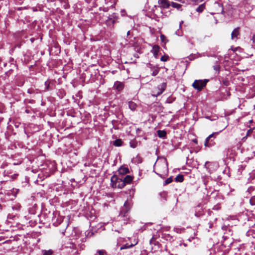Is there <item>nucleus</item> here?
<instances>
[{
	"label": "nucleus",
	"mask_w": 255,
	"mask_h": 255,
	"mask_svg": "<svg viewBox=\"0 0 255 255\" xmlns=\"http://www.w3.org/2000/svg\"><path fill=\"white\" fill-rule=\"evenodd\" d=\"M208 225L209 226V228L210 229H211L212 227H213V223L212 222H209L208 223Z\"/></svg>",
	"instance_id": "obj_41"
},
{
	"label": "nucleus",
	"mask_w": 255,
	"mask_h": 255,
	"mask_svg": "<svg viewBox=\"0 0 255 255\" xmlns=\"http://www.w3.org/2000/svg\"><path fill=\"white\" fill-rule=\"evenodd\" d=\"M133 179V176L130 175H126L123 180L126 184H129L131 183Z\"/></svg>",
	"instance_id": "obj_15"
},
{
	"label": "nucleus",
	"mask_w": 255,
	"mask_h": 255,
	"mask_svg": "<svg viewBox=\"0 0 255 255\" xmlns=\"http://www.w3.org/2000/svg\"><path fill=\"white\" fill-rule=\"evenodd\" d=\"M213 7L214 9V12L213 13H223L224 8L222 3H220L218 2H215L213 6Z\"/></svg>",
	"instance_id": "obj_6"
},
{
	"label": "nucleus",
	"mask_w": 255,
	"mask_h": 255,
	"mask_svg": "<svg viewBox=\"0 0 255 255\" xmlns=\"http://www.w3.org/2000/svg\"><path fill=\"white\" fill-rule=\"evenodd\" d=\"M57 219H56V217H53V218L52 219V221L53 222V224L55 226H57L59 224H60V223L61 222V220H60L59 221H57Z\"/></svg>",
	"instance_id": "obj_28"
},
{
	"label": "nucleus",
	"mask_w": 255,
	"mask_h": 255,
	"mask_svg": "<svg viewBox=\"0 0 255 255\" xmlns=\"http://www.w3.org/2000/svg\"><path fill=\"white\" fill-rule=\"evenodd\" d=\"M7 65V63H5V62H2V68L3 67H5Z\"/></svg>",
	"instance_id": "obj_45"
},
{
	"label": "nucleus",
	"mask_w": 255,
	"mask_h": 255,
	"mask_svg": "<svg viewBox=\"0 0 255 255\" xmlns=\"http://www.w3.org/2000/svg\"><path fill=\"white\" fill-rule=\"evenodd\" d=\"M128 107L131 110L134 111L136 109L137 105L134 102L132 101H129L128 102Z\"/></svg>",
	"instance_id": "obj_22"
},
{
	"label": "nucleus",
	"mask_w": 255,
	"mask_h": 255,
	"mask_svg": "<svg viewBox=\"0 0 255 255\" xmlns=\"http://www.w3.org/2000/svg\"><path fill=\"white\" fill-rule=\"evenodd\" d=\"M223 84L226 86H228L230 84V82L228 80H224L223 81Z\"/></svg>",
	"instance_id": "obj_39"
},
{
	"label": "nucleus",
	"mask_w": 255,
	"mask_h": 255,
	"mask_svg": "<svg viewBox=\"0 0 255 255\" xmlns=\"http://www.w3.org/2000/svg\"><path fill=\"white\" fill-rule=\"evenodd\" d=\"M252 39H253V42L255 43V34L253 36Z\"/></svg>",
	"instance_id": "obj_46"
},
{
	"label": "nucleus",
	"mask_w": 255,
	"mask_h": 255,
	"mask_svg": "<svg viewBox=\"0 0 255 255\" xmlns=\"http://www.w3.org/2000/svg\"><path fill=\"white\" fill-rule=\"evenodd\" d=\"M16 82L18 86H21L23 85L24 83V80H23V78H22L21 80L19 82L17 81V79H16Z\"/></svg>",
	"instance_id": "obj_36"
},
{
	"label": "nucleus",
	"mask_w": 255,
	"mask_h": 255,
	"mask_svg": "<svg viewBox=\"0 0 255 255\" xmlns=\"http://www.w3.org/2000/svg\"><path fill=\"white\" fill-rule=\"evenodd\" d=\"M209 82L208 79L196 80L192 84V86L195 89L201 91L207 85Z\"/></svg>",
	"instance_id": "obj_1"
},
{
	"label": "nucleus",
	"mask_w": 255,
	"mask_h": 255,
	"mask_svg": "<svg viewBox=\"0 0 255 255\" xmlns=\"http://www.w3.org/2000/svg\"><path fill=\"white\" fill-rule=\"evenodd\" d=\"M157 135L159 137L165 139L166 138V132L165 130H158L157 131Z\"/></svg>",
	"instance_id": "obj_16"
},
{
	"label": "nucleus",
	"mask_w": 255,
	"mask_h": 255,
	"mask_svg": "<svg viewBox=\"0 0 255 255\" xmlns=\"http://www.w3.org/2000/svg\"><path fill=\"white\" fill-rule=\"evenodd\" d=\"M18 163H13V165H18Z\"/></svg>",
	"instance_id": "obj_54"
},
{
	"label": "nucleus",
	"mask_w": 255,
	"mask_h": 255,
	"mask_svg": "<svg viewBox=\"0 0 255 255\" xmlns=\"http://www.w3.org/2000/svg\"><path fill=\"white\" fill-rule=\"evenodd\" d=\"M169 56L167 55H164L161 56L160 60L163 62H166L169 60Z\"/></svg>",
	"instance_id": "obj_32"
},
{
	"label": "nucleus",
	"mask_w": 255,
	"mask_h": 255,
	"mask_svg": "<svg viewBox=\"0 0 255 255\" xmlns=\"http://www.w3.org/2000/svg\"><path fill=\"white\" fill-rule=\"evenodd\" d=\"M241 35V28L237 27L235 28L231 33V39L233 40L237 41L240 38Z\"/></svg>",
	"instance_id": "obj_7"
},
{
	"label": "nucleus",
	"mask_w": 255,
	"mask_h": 255,
	"mask_svg": "<svg viewBox=\"0 0 255 255\" xmlns=\"http://www.w3.org/2000/svg\"><path fill=\"white\" fill-rule=\"evenodd\" d=\"M124 88V84L123 83L121 82L116 81L114 85V88L119 92L122 91Z\"/></svg>",
	"instance_id": "obj_10"
},
{
	"label": "nucleus",
	"mask_w": 255,
	"mask_h": 255,
	"mask_svg": "<svg viewBox=\"0 0 255 255\" xmlns=\"http://www.w3.org/2000/svg\"><path fill=\"white\" fill-rule=\"evenodd\" d=\"M159 196L163 200H166L167 194L166 192H162L159 193Z\"/></svg>",
	"instance_id": "obj_27"
},
{
	"label": "nucleus",
	"mask_w": 255,
	"mask_h": 255,
	"mask_svg": "<svg viewBox=\"0 0 255 255\" xmlns=\"http://www.w3.org/2000/svg\"><path fill=\"white\" fill-rule=\"evenodd\" d=\"M25 112L26 113H27V114H29V113H31V111H30V110H29V109H26V110H25Z\"/></svg>",
	"instance_id": "obj_43"
},
{
	"label": "nucleus",
	"mask_w": 255,
	"mask_h": 255,
	"mask_svg": "<svg viewBox=\"0 0 255 255\" xmlns=\"http://www.w3.org/2000/svg\"><path fill=\"white\" fill-rule=\"evenodd\" d=\"M9 63L10 64V67L15 68L16 70L18 69V65L16 64V62L14 60L13 58H10L9 60Z\"/></svg>",
	"instance_id": "obj_19"
},
{
	"label": "nucleus",
	"mask_w": 255,
	"mask_h": 255,
	"mask_svg": "<svg viewBox=\"0 0 255 255\" xmlns=\"http://www.w3.org/2000/svg\"><path fill=\"white\" fill-rule=\"evenodd\" d=\"M118 172L121 175H125L129 173V170L128 167L125 166H122L118 169Z\"/></svg>",
	"instance_id": "obj_13"
},
{
	"label": "nucleus",
	"mask_w": 255,
	"mask_h": 255,
	"mask_svg": "<svg viewBox=\"0 0 255 255\" xmlns=\"http://www.w3.org/2000/svg\"><path fill=\"white\" fill-rule=\"evenodd\" d=\"M127 184L125 183L123 179L119 177L118 182L117 184V187L122 189L124 188Z\"/></svg>",
	"instance_id": "obj_18"
},
{
	"label": "nucleus",
	"mask_w": 255,
	"mask_h": 255,
	"mask_svg": "<svg viewBox=\"0 0 255 255\" xmlns=\"http://www.w3.org/2000/svg\"><path fill=\"white\" fill-rule=\"evenodd\" d=\"M160 38L162 42L166 43L168 41V40L167 39L166 37L164 34H161Z\"/></svg>",
	"instance_id": "obj_29"
},
{
	"label": "nucleus",
	"mask_w": 255,
	"mask_h": 255,
	"mask_svg": "<svg viewBox=\"0 0 255 255\" xmlns=\"http://www.w3.org/2000/svg\"><path fill=\"white\" fill-rule=\"evenodd\" d=\"M18 176L17 174H14L11 177L12 179L15 178Z\"/></svg>",
	"instance_id": "obj_44"
},
{
	"label": "nucleus",
	"mask_w": 255,
	"mask_h": 255,
	"mask_svg": "<svg viewBox=\"0 0 255 255\" xmlns=\"http://www.w3.org/2000/svg\"><path fill=\"white\" fill-rule=\"evenodd\" d=\"M42 255H53L54 252L52 250H42Z\"/></svg>",
	"instance_id": "obj_25"
},
{
	"label": "nucleus",
	"mask_w": 255,
	"mask_h": 255,
	"mask_svg": "<svg viewBox=\"0 0 255 255\" xmlns=\"http://www.w3.org/2000/svg\"><path fill=\"white\" fill-rule=\"evenodd\" d=\"M173 181V179H172V177H170L169 178H168L165 181V183L164 184V185H166L167 184H168L170 183H171Z\"/></svg>",
	"instance_id": "obj_33"
},
{
	"label": "nucleus",
	"mask_w": 255,
	"mask_h": 255,
	"mask_svg": "<svg viewBox=\"0 0 255 255\" xmlns=\"http://www.w3.org/2000/svg\"><path fill=\"white\" fill-rule=\"evenodd\" d=\"M27 93L30 94L34 93V90L33 89H28L27 90Z\"/></svg>",
	"instance_id": "obj_40"
},
{
	"label": "nucleus",
	"mask_w": 255,
	"mask_h": 255,
	"mask_svg": "<svg viewBox=\"0 0 255 255\" xmlns=\"http://www.w3.org/2000/svg\"><path fill=\"white\" fill-rule=\"evenodd\" d=\"M126 12V11H125V10H124V9H123V10H122V12H123V13H124V12Z\"/></svg>",
	"instance_id": "obj_52"
},
{
	"label": "nucleus",
	"mask_w": 255,
	"mask_h": 255,
	"mask_svg": "<svg viewBox=\"0 0 255 255\" xmlns=\"http://www.w3.org/2000/svg\"><path fill=\"white\" fill-rule=\"evenodd\" d=\"M150 244L154 245V246H157L158 247H159V246L160 245V244L159 243V242L157 241L154 237H153L150 240Z\"/></svg>",
	"instance_id": "obj_24"
},
{
	"label": "nucleus",
	"mask_w": 255,
	"mask_h": 255,
	"mask_svg": "<svg viewBox=\"0 0 255 255\" xmlns=\"http://www.w3.org/2000/svg\"><path fill=\"white\" fill-rule=\"evenodd\" d=\"M156 173L158 175H159L160 177H161V178H163V177H162V175H161V174H158V173H156Z\"/></svg>",
	"instance_id": "obj_49"
},
{
	"label": "nucleus",
	"mask_w": 255,
	"mask_h": 255,
	"mask_svg": "<svg viewBox=\"0 0 255 255\" xmlns=\"http://www.w3.org/2000/svg\"><path fill=\"white\" fill-rule=\"evenodd\" d=\"M2 60L1 59V58H0V68L1 69H2Z\"/></svg>",
	"instance_id": "obj_42"
},
{
	"label": "nucleus",
	"mask_w": 255,
	"mask_h": 255,
	"mask_svg": "<svg viewBox=\"0 0 255 255\" xmlns=\"http://www.w3.org/2000/svg\"><path fill=\"white\" fill-rule=\"evenodd\" d=\"M250 203H251V204L252 205H254V204H255L254 203H253V201H252V199H251V200H250Z\"/></svg>",
	"instance_id": "obj_50"
},
{
	"label": "nucleus",
	"mask_w": 255,
	"mask_h": 255,
	"mask_svg": "<svg viewBox=\"0 0 255 255\" xmlns=\"http://www.w3.org/2000/svg\"><path fill=\"white\" fill-rule=\"evenodd\" d=\"M167 86L166 82H163L158 85L157 87L152 91V96L157 97L161 95L165 90Z\"/></svg>",
	"instance_id": "obj_2"
},
{
	"label": "nucleus",
	"mask_w": 255,
	"mask_h": 255,
	"mask_svg": "<svg viewBox=\"0 0 255 255\" xmlns=\"http://www.w3.org/2000/svg\"><path fill=\"white\" fill-rule=\"evenodd\" d=\"M119 177L116 175H114L111 178V186L113 188L117 187Z\"/></svg>",
	"instance_id": "obj_11"
},
{
	"label": "nucleus",
	"mask_w": 255,
	"mask_h": 255,
	"mask_svg": "<svg viewBox=\"0 0 255 255\" xmlns=\"http://www.w3.org/2000/svg\"><path fill=\"white\" fill-rule=\"evenodd\" d=\"M205 8V6L204 4H201L199 5L197 8L196 11L199 12H201L203 11L204 9Z\"/></svg>",
	"instance_id": "obj_31"
},
{
	"label": "nucleus",
	"mask_w": 255,
	"mask_h": 255,
	"mask_svg": "<svg viewBox=\"0 0 255 255\" xmlns=\"http://www.w3.org/2000/svg\"><path fill=\"white\" fill-rule=\"evenodd\" d=\"M158 3L160 7L162 8H168L170 5L168 0H158Z\"/></svg>",
	"instance_id": "obj_9"
},
{
	"label": "nucleus",
	"mask_w": 255,
	"mask_h": 255,
	"mask_svg": "<svg viewBox=\"0 0 255 255\" xmlns=\"http://www.w3.org/2000/svg\"><path fill=\"white\" fill-rule=\"evenodd\" d=\"M175 180L177 182H182L184 181V176L182 174H178Z\"/></svg>",
	"instance_id": "obj_23"
},
{
	"label": "nucleus",
	"mask_w": 255,
	"mask_h": 255,
	"mask_svg": "<svg viewBox=\"0 0 255 255\" xmlns=\"http://www.w3.org/2000/svg\"><path fill=\"white\" fill-rule=\"evenodd\" d=\"M170 5H171L173 7L176 8L177 10L180 11L182 10V9L181 8L182 5L179 3H177L175 2H171L170 3Z\"/></svg>",
	"instance_id": "obj_21"
},
{
	"label": "nucleus",
	"mask_w": 255,
	"mask_h": 255,
	"mask_svg": "<svg viewBox=\"0 0 255 255\" xmlns=\"http://www.w3.org/2000/svg\"><path fill=\"white\" fill-rule=\"evenodd\" d=\"M253 129H249L247 132L246 136L243 137V139L247 138V136H250L251 134L252 133Z\"/></svg>",
	"instance_id": "obj_37"
},
{
	"label": "nucleus",
	"mask_w": 255,
	"mask_h": 255,
	"mask_svg": "<svg viewBox=\"0 0 255 255\" xmlns=\"http://www.w3.org/2000/svg\"><path fill=\"white\" fill-rule=\"evenodd\" d=\"M213 68L214 69L218 72V73L220 71V65L219 64H216L214 66H213Z\"/></svg>",
	"instance_id": "obj_35"
},
{
	"label": "nucleus",
	"mask_w": 255,
	"mask_h": 255,
	"mask_svg": "<svg viewBox=\"0 0 255 255\" xmlns=\"http://www.w3.org/2000/svg\"><path fill=\"white\" fill-rule=\"evenodd\" d=\"M123 141L120 138L117 139L113 142V145H114L115 146H117V147L121 146L123 145Z\"/></svg>",
	"instance_id": "obj_17"
},
{
	"label": "nucleus",
	"mask_w": 255,
	"mask_h": 255,
	"mask_svg": "<svg viewBox=\"0 0 255 255\" xmlns=\"http://www.w3.org/2000/svg\"><path fill=\"white\" fill-rule=\"evenodd\" d=\"M131 208V204L129 202L126 201L125 202L124 206L123 207L120 213V216L122 217H127V214Z\"/></svg>",
	"instance_id": "obj_4"
},
{
	"label": "nucleus",
	"mask_w": 255,
	"mask_h": 255,
	"mask_svg": "<svg viewBox=\"0 0 255 255\" xmlns=\"http://www.w3.org/2000/svg\"><path fill=\"white\" fill-rule=\"evenodd\" d=\"M137 243V242H136L135 244H129L128 243L126 244L123 245L121 247L120 250H122L124 249H129V248H132L133 246H134L135 245H136Z\"/></svg>",
	"instance_id": "obj_20"
},
{
	"label": "nucleus",
	"mask_w": 255,
	"mask_h": 255,
	"mask_svg": "<svg viewBox=\"0 0 255 255\" xmlns=\"http://www.w3.org/2000/svg\"><path fill=\"white\" fill-rule=\"evenodd\" d=\"M193 141H194V142H196V143H197V139H195V140H194Z\"/></svg>",
	"instance_id": "obj_53"
},
{
	"label": "nucleus",
	"mask_w": 255,
	"mask_h": 255,
	"mask_svg": "<svg viewBox=\"0 0 255 255\" xmlns=\"http://www.w3.org/2000/svg\"><path fill=\"white\" fill-rule=\"evenodd\" d=\"M130 146L132 148H135L137 146V142L134 140H132L129 142Z\"/></svg>",
	"instance_id": "obj_30"
},
{
	"label": "nucleus",
	"mask_w": 255,
	"mask_h": 255,
	"mask_svg": "<svg viewBox=\"0 0 255 255\" xmlns=\"http://www.w3.org/2000/svg\"><path fill=\"white\" fill-rule=\"evenodd\" d=\"M212 164V163L211 162H210L209 161H207L205 162V165H204V167L207 168V169H210V165H211Z\"/></svg>",
	"instance_id": "obj_34"
},
{
	"label": "nucleus",
	"mask_w": 255,
	"mask_h": 255,
	"mask_svg": "<svg viewBox=\"0 0 255 255\" xmlns=\"http://www.w3.org/2000/svg\"><path fill=\"white\" fill-rule=\"evenodd\" d=\"M160 47L157 45H154L151 50V52L153 53L155 58H157L158 55V52L159 51Z\"/></svg>",
	"instance_id": "obj_12"
},
{
	"label": "nucleus",
	"mask_w": 255,
	"mask_h": 255,
	"mask_svg": "<svg viewBox=\"0 0 255 255\" xmlns=\"http://www.w3.org/2000/svg\"><path fill=\"white\" fill-rule=\"evenodd\" d=\"M15 69H16L15 68L10 67V69L7 71L5 72V76L7 77L10 76L12 74Z\"/></svg>",
	"instance_id": "obj_26"
},
{
	"label": "nucleus",
	"mask_w": 255,
	"mask_h": 255,
	"mask_svg": "<svg viewBox=\"0 0 255 255\" xmlns=\"http://www.w3.org/2000/svg\"><path fill=\"white\" fill-rule=\"evenodd\" d=\"M44 85L45 87L44 91H50L53 89V87L51 85V81L49 80H47L45 82Z\"/></svg>",
	"instance_id": "obj_14"
},
{
	"label": "nucleus",
	"mask_w": 255,
	"mask_h": 255,
	"mask_svg": "<svg viewBox=\"0 0 255 255\" xmlns=\"http://www.w3.org/2000/svg\"><path fill=\"white\" fill-rule=\"evenodd\" d=\"M8 173H8V171H6V170H5V171H4V173H3V174H4V175H6V174H8Z\"/></svg>",
	"instance_id": "obj_47"
},
{
	"label": "nucleus",
	"mask_w": 255,
	"mask_h": 255,
	"mask_svg": "<svg viewBox=\"0 0 255 255\" xmlns=\"http://www.w3.org/2000/svg\"><path fill=\"white\" fill-rule=\"evenodd\" d=\"M219 134L218 132H213L209 135L205 139L204 145L206 147H210L214 146L215 144V142L213 139H211L212 137H215V135Z\"/></svg>",
	"instance_id": "obj_3"
},
{
	"label": "nucleus",
	"mask_w": 255,
	"mask_h": 255,
	"mask_svg": "<svg viewBox=\"0 0 255 255\" xmlns=\"http://www.w3.org/2000/svg\"><path fill=\"white\" fill-rule=\"evenodd\" d=\"M146 66L152 71L151 75L153 76H156L159 72L160 67L157 66H155L150 63H148L146 64Z\"/></svg>",
	"instance_id": "obj_8"
},
{
	"label": "nucleus",
	"mask_w": 255,
	"mask_h": 255,
	"mask_svg": "<svg viewBox=\"0 0 255 255\" xmlns=\"http://www.w3.org/2000/svg\"><path fill=\"white\" fill-rule=\"evenodd\" d=\"M22 9V7H21L17 8V10H21Z\"/></svg>",
	"instance_id": "obj_48"
},
{
	"label": "nucleus",
	"mask_w": 255,
	"mask_h": 255,
	"mask_svg": "<svg viewBox=\"0 0 255 255\" xmlns=\"http://www.w3.org/2000/svg\"><path fill=\"white\" fill-rule=\"evenodd\" d=\"M98 253L99 255H107L106 252L104 250H99Z\"/></svg>",
	"instance_id": "obj_38"
},
{
	"label": "nucleus",
	"mask_w": 255,
	"mask_h": 255,
	"mask_svg": "<svg viewBox=\"0 0 255 255\" xmlns=\"http://www.w3.org/2000/svg\"><path fill=\"white\" fill-rule=\"evenodd\" d=\"M204 184L206 186V184H207V181H204Z\"/></svg>",
	"instance_id": "obj_55"
},
{
	"label": "nucleus",
	"mask_w": 255,
	"mask_h": 255,
	"mask_svg": "<svg viewBox=\"0 0 255 255\" xmlns=\"http://www.w3.org/2000/svg\"><path fill=\"white\" fill-rule=\"evenodd\" d=\"M118 18L116 14L114 13L108 17L106 23L108 26L113 28L114 24L117 22Z\"/></svg>",
	"instance_id": "obj_5"
},
{
	"label": "nucleus",
	"mask_w": 255,
	"mask_h": 255,
	"mask_svg": "<svg viewBox=\"0 0 255 255\" xmlns=\"http://www.w3.org/2000/svg\"><path fill=\"white\" fill-rule=\"evenodd\" d=\"M130 34V31H128L127 32V36L129 35Z\"/></svg>",
	"instance_id": "obj_51"
}]
</instances>
